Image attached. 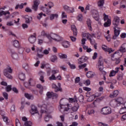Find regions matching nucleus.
I'll return each instance as SVG.
<instances>
[{
	"mask_svg": "<svg viewBox=\"0 0 126 126\" xmlns=\"http://www.w3.org/2000/svg\"><path fill=\"white\" fill-rule=\"evenodd\" d=\"M41 10H42L44 13H46L47 15H50L49 18L50 20H54L55 18H59V14H52L51 11L48 8L44 6H42L40 8Z\"/></svg>",
	"mask_w": 126,
	"mask_h": 126,
	"instance_id": "nucleus-1",
	"label": "nucleus"
},
{
	"mask_svg": "<svg viewBox=\"0 0 126 126\" xmlns=\"http://www.w3.org/2000/svg\"><path fill=\"white\" fill-rule=\"evenodd\" d=\"M47 39H49V41L54 40L55 42H61V41L63 40V38L62 37L53 32L49 33L48 35H47Z\"/></svg>",
	"mask_w": 126,
	"mask_h": 126,
	"instance_id": "nucleus-2",
	"label": "nucleus"
},
{
	"mask_svg": "<svg viewBox=\"0 0 126 126\" xmlns=\"http://www.w3.org/2000/svg\"><path fill=\"white\" fill-rule=\"evenodd\" d=\"M10 73H12V69L10 66H8L4 69L3 74L7 78L12 79V76L10 75Z\"/></svg>",
	"mask_w": 126,
	"mask_h": 126,
	"instance_id": "nucleus-3",
	"label": "nucleus"
},
{
	"mask_svg": "<svg viewBox=\"0 0 126 126\" xmlns=\"http://www.w3.org/2000/svg\"><path fill=\"white\" fill-rule=\"evenodd\" d=\"M65 100H67L69 102V103H75L77 102V97H76V95L74 96V98H71L70 97L69 98H63L60 100V108L61 109H63V107L65 106V105L63 104H62L61 103H63V101H65Z\"/></svg>",
	"mask_w": 126,
	"mask_h": 126,
	"instance_id": "nucleus-4",
	"label": "nucleus"
},
{
	"mask_svg": "<svg viewBox=\"0 0 126 126\" xmlns=\"http://www.w3.org/2000/svg\"><path fill=\"white\" fill-rule=\"evenodd\" d=\"M103 19L104 21H105L103 26L104 27H109L111 26V16H109L108 15L103 14Z\"/></svg>",
	"mask_w": 126,
	"mask_h": 126,
	"instance_id": "nucleus-5",
	"label": "nucleus"
},
{
	"mask_svg": "<svg viewBox=\"0 0 126 126\" xmlns=\"http://www.w3.org/2000/svg\"><path fill=\"white\" fill-rule=\"evenodd\" d=\"M38 108H40L41 114H48V110L47 109V105L43 102H39L37 104Z\"/></svg>",
	"mask_w": 126,
	"mask_h": 126,
	"instance_id": "nucleus-6",
	"label": "nucleus"
},
{
	"mask_svg": "<svg viewBox=\"0 0 126 126\" xmlns=\"http://www.w3.org/2000/svg\"><path fill=\"white\" fill-rule=\"evenodd\" d=\"M114 35H113L112 39L113 40H117L118 37L121 34V28L118 27H113Z\"/></svg>",
	"mask_w": 126,
	"mask_h": 126,
	"instance_id": "nucleus-7",
	"label": "nucleus"
},
{
	"mask_svg": "<svg viewBox=\"0 0 126 126\" xmlns=\"http://www.w3.org/2000/svg\"><path fill=\"white\" fill-rule=\"evenodd\" d=\"M100 113L102 115H110L112 114V109L109 106L104 107L101 109Z\"/></svg>",
	"mask_w": 126,
	"mask_h": 126,
	"instance_id": "nucleus-8",
	"label": "nucleus"
},
{
	"mask_svg": "<svg viewBox=\"0 0 126 126\" xmlns=\"http://www.w3.org/2000/svg\"><path fill=\"white\" fill-rule=\"evenodd\" d=\"M92 16L96 20V21H98V24L101 25V22L99 21L100 18L99 17V12L96 10H94L92 12Z\"/></svg>",
	"mask_w": 126,
	"mask_h": 126,
	"instance_id": "nucleus-9",
	"label": "nucleus"
},
{
	"mask_svg": "<svg viewBox=\"0 0 126 126\" xmlns=\"http://www.w3.org/2000/svg\"><path fill=\"white\" fill-rule=\"evenodd\" d=\"M93 95L94 97V99H95L94 100V102L93 103V105L94 106V107H96V106L95 105V102H96L97 101H101V100H103V97H98L101 96V94L99 93H96L95 94H94Z\"/></svg>",
	"mask_w": 126,
	"mask_h": 126,
	"instance_id": "nucleus-10",
	"label": "nucleus"
},
{
	"mask_svg": "<svg viewBox=\"0 0 126 126\" xmlns=\"http://www.w3.org/2000/svg\"><path fill=\"white\" fill-rule=\"evenodd\" d=\"M30 112L32 115H36V114H39V111H38V108L34 105H32Z\"/></svg>",
	"mask_w": 126,
	"mask_h": 126,
	"instance_id": "nucleus-11",
	"label": "nucleus"
},
{
	"mask_svg": "<svg viewBox=\"0 0 126 126\" xmlns=\"http://www.w3.org/2000/svg\"><path fill=\"white\" fill-rule=\"evenodd\" d=\"M122 52H121V51H120V49L119 50H117L116 51L114 54L112 55H111V60L112 61H114L113 58L116 57L120 58V57H122L123 56Z\"/></svg>",
	"mask_w": 126,
	"mask_h": 126,
	"instance_id": "nucleus-12",
	"label": "nucleus"
},
{
	"mask_svg": "<svg viewBox=\"0 0 126 126\" xmlns=\"http://www.w3.org/2000/svg\"><path fill=\"white\" fill-rule=\"evenodd\" d=\"M96 67L100 71H103V69H104V62L102 61L99 60L96 65Z\"/></svg>",
	"mask_w": 126,
	"mask_h": 126,
	"instance_id": "nucleus-13",
	"label": "nucleus"
},
{
	"mask_svg": "<svg viewBox=\"0 0 126 126\" xmlns=\"http://www.w3.org/2000/svg\"><path fill=\"white\" fill-rule=\"evenodd\" d=\"M120 71V68L119 67H116L115 70H112L110 71V72L109 73V77H113L114 76H116V74L118 73Z\"/></svg>",
	"mask_w": 126,
	"mask_h": 126,
	"instance_id": "nucleus-14",
	"label": "nucleus"
},
{
	"mask_svg": "<svg viewBox=\"0 0 126 126\" xmlns=\"http://www.w3.org/2000/svg\"><path fill=\"white\" fill-rule=\"evenodd\" d=\"M39 4H40V0H34L33 1V5H32V8L34 11H37V10H38V6H39Z\"/></svg>",
	"mask_w": 126,
	"mask_h": 126,
	"instance_id": "nucleus-15",
	"label": "nucleus"
},
{
	"mask_svg": "<svg viewBox=\"0 0 126 126\" xmlns=\"http://www.w3.org/2000/svg\"><path fill=\"white\" fill-rule=\"evenodd\" d=\"M29 41L31 44H34L36 42V33H34L30 36Z\"/></svg>",
	"mask_w": 126,
	"mask_h": 126,
	"instance_id": "nucleus-16",
	"label": "nucleus"
},
{
	"mask_svg": "<svg viewBox=\"0 0 126 126\" xmlns=\"http://www.w3.org/2000/svg\"><path fill=\"white\" fill-rule=\"evenodd\" d=\"M102 49L103 51H104V52H107L109 54H111V53H113V52H114V50H113V49L110 48L104 44L102 45Z\"/></svg>",
	"mask_w": 126,
	"mask_h": 126,
	"instance_id": "nucleus-17",
	"label": "nucleus"
},
{
	"mask_svg": "<svg viewBox=\"0 0 126 126\" xmlns=\"http://www.w3.org/2000/svg\"><path fill=\"white\" fill-rule=\"evenodd\" d=\"M34 83L35 82L34 81V80H33V79H30L29 81V83L26 82H25L24 83V85L25 86L26 88H29L30 86H33L34 85L33 84V83Z\"/></svg>",
	"mask_w": 126,
	"mask_h": 126,
	"instance_id": "nucleus-18",
	"label": "nucleus"
},
{
	"mask_svg": "<svg viewBox=\"0 0 126 126\" xmlns=\"http://www.w3.org/2000/svg\"><path fill=\"white\" fill-rule=\"evenodd\" d=\"M5 8H6V6L0 8V16H1V15H6V14H8V15H9L10 14V13L8 11H1V9L4 10Z\"/></svg>",
	"mask_w": 126,
	"mask_h": 126,
	"instance_id": "nucleus-19",
	"label": "nucleus"
},
{
	"mask_svg": "<svg viewBox=\"0 0 126 126\" xmlns=\"http://www.w3.org/2000/svg\"><path fill=\"white\" fill-rule=\"evenodd\" d=\"M119 23H120V18L118 16H115L113 23L114 27H118Z\"/></svg>",
	"mask_w": 126,
	"mask_h": 126,
	"instance_id": "nucleus-20",
	"label": "nucleus"
},
{
	"mask_svg": "<svg viewBox=\"0 0 126 126\" xmlns=\"http://www.w3.org/2000/svg\"><path fill=\"white\" fill-rule=\"evenodd\" d=\"M115 102L116 104H117V106H120L124 104V98L122 97H119L115 100Z\"/></svg>",
	"mask_w": 126,
	"mask_h": 126,
	"instance_id": "nucleus-21",
	"label": "nucleus"
},
{
	"mask_svg": "<svg viewBox=\"0 0 126 126\" xmlns=\"http://www.w3.org/2000/svg\"><path fill=\"white\" fill-rule=\"evenodd\" d=\"M83 39H86L87 40L89 39L92 37L91 34H90L89 33H83L82 34Z\"/></svg>",
	"mask_w": 126,
	"mask_h": 126,
	"instance_id": "nucleus-22",
	"label": "nucleus"
},
{
	"mask_svg": "<svg viewBox=\"0 0 126 126\" xmlns=\"http://www.w3.org/2000/svg\"><path fill=\"white\" fill-rule=\"evenodd\" d=\"M71 30L73 31L74 36H77V29L75 25H72L71 26Z\"/></svg>",
	"mask_w": 126,
	"mask_h": 126,
	"instance_id": "nucleus-23",
	"label": "nucleus"
},
{
	"mask_svg": "<svg viewBox=\"0 0 126 126\" xmlns=\"http://www.w3.org/2000/svg\"><path fill=\"white\" fill-rule=\"evenodd\" d=\"M46 95L48 98H52V97H55L57 98L58 97V94H54L53 92H48Z\"/></svg>",
	"mask_w": 126,
	"mask_h": 126,
	"instance_id": "nucleus-24",
	"label": "nucleus"
},
{
	"mask_svg": "<svg viewBox=\"0 0 126 126\" xmlns=\"http://www.w3.org/2000/svg\"><path fill=\"white\" fill-rule=\"evenodd\" d=\"M91 23H92V22H91V20L90 19H88L87 20V24L89 29V30L90 31H92V26H91Z\"/></svg>",
	"mask_w": 126,
	"mask_h": 126,
	"instance_id": "nucleus-25",
	"label": "nucleus"
},
{
	"mask_svg": "<svg viewBox=\"0 0 126 126\" xmlns=\"http://www.w3.org/2000/svg\"><path fill=\"white\" fill-rule=\"evenodd\" d=\"M18 78L20 80L24 81L25 80V74L22 73V72H20L18 74Z\"/></svg>",
	"mask_w": 126,
	"mask_h": 126,
	"instance_id": "nucleus-26",
	"label": "nucleus"
},
{
	"mask_svg": "<svg viewBox=\"0 0 126 126\" xmlns=\"http://www.w3.org/2000/svg\"><path fill=\"white\" fill-rule=\"evenodd\" d=\"M39 74L40 75V80L41 81V82H45V80H44V74H45V73L42 71H40L39 72Z\"/></svg>",
	"mask_w": 126,
	"mask_h": 126,
	"instance_id": "nucleus-27",
	"label": "nucleus"
},
{
	"mask_svg": "<svg viewBox=\"0 0 126 126\" xmlns=\"http://www.w3.org/2000/svg\"><path fill=\"white\" fill-rule=\"evenodd\" d=\"M24 18L26 20V23L29 24L31 21H32V18L27 15L24 16Z\"/></svg>",
	"mask_w": 126,
	"mask_h": 126,
	"instance_id": "nucleus-28",
	"label": "nucleus"
},
{
	"mask_svg": "<svg viewBox=\"0 0 126 126\" xmlns=\"http://www.w3.org/2000/svg\"><path fill=\"white\" fill-rule=\"evenodd\" d=\"M11 57L12 59L15 60V61H18L19 60V57L18 56V55L15 52H13L12 53Z\"/></svg>",
	"mask_w": 126,
	"mask_h": 126,
	"instance_id": "nucleus-29",
	"label": "nucleus"
},
{
	"mask_svg": "<svg viewBox=\"0 0 126 126\" xmlns=\"http://www.w3.org/2000/svg\"><path fill=\"white\" fill-rule=\"evenodd\" d=\"M63 46L64 48H69L70 47V43L67 41H64L63 43Z\"/></svg>",
	"mask_w": 126,
	"mask_h": 126,
	"instance_id": "nucleus-30",
	"label": "nucleus"
},
{
	"mask_svg": "<svg viewBox=\"0 0 126 126\" xmlns=\"http://www.w3.org/2000/svg\"><path fill=\"white\" fill-rule=\"evenodd\" d=\"M52 88L55 89V92H59V91H62V88H59L55 84H52Z\"/></svg>",
	"mask_w": 126,
	"mask_h": 126,
	"instance_id": "nucleus-31",
	"label": "nucleus"
},
{
	"mask_svg": "<svg viewBox=\"0 0 126 126\" xmlns=\"http://www.w3.org/2000/svg\"><path fill=\"white\" fill-rule=\"evenodd\" d=\"M13 45L15 48H20V44H19V41L17 40H15L13 41Z\"/></svg>",
	"mask_w": 126,
	"mask_h": 126,
	"instance_id": "nucleus-32",
	"label": "nucleus"
},
{
	"mask_svg": "<svg viewBox=\"0 0 126 126\" xmlns=\"http://www.w3.org/2000/svg\"><path fill=\"white\" fill-rule=\"evenodd\" d=\"M119 95V91L116 90L114 91L113 94H111L110 95V98H115V97H117Z\"/></svg>",
	"mask_w": 126,
	"mask_h": 126,
	"instance_id": "nucleus-33",
	"label": "nucleus"
},
{
	"mask_svg": "<svg viewBox=\"0 0 126 126\" xmlns=\"http://www.w3.org/2000/svg\"><path fill=\"white\" fill-rule=\"evenodd\" d=\"M25 96L26 97V98H27L29 100H33L34 99V96L28 93L25 94Z\"/></svg>",
	"mask_w": 126,
	"mask_h": 126,
	"instance_id": "nucleus-34",
	"label": "nucleus"
},
{
	"mask_svg": "<svg viewBox=\"0 0 126 126\" xmlns=\"http://www.w3.org/2000/svg\"><path fill=\"white\" fill-rule=\"evenodd\" d=\"M78 109H79V104L77 103L76 105H75L72 108V111H73V112H77Z\"/></svg>",
	"mask_w": 126,
	"mask_h": 126,
	"instance_id": "nucleus-35",
	"label": "nucleus"
},
{
	"mask_svg": "<svg viewBox=\"0 0 126 126\" xmlns=\"http://www.w3.org/2000/svg\"><path fill=\"white\" fill-rule=\"evenodd\" d=\"M86 75L89 78H91L94 76V72L92 71H89L87 72Z\"/></svg>",
	"mask_w": 126,
	"mask_h": 126,
	"instance_id": "nucleus-36",
	"label": "nucleus"
},
{
	"mask_svg": "<svg viewBox=\"0 0 126 126\" xmlns=\"http://www.w3.org/2000/svg\"><path fill=\"white\" fill-rule=\"evenodd\" d=\"M104 0H99L97 2V5L98 7H102L104 5Z\"/></svg>",
	"mask_w": 126,
	"mask_h": 126,
	"instance_id": "nucleus-37",
	"label": "nucleus"
},
{
	"mask_svg": "<svg viewBox=\"0 0 126 126\" xmlns=\"http://www.w3.org/2000/svg\"><path fill=\"white\" fill-rule=\"evenodd\" d=\"M36 87L39 89V93L42 95V94H43V87L42 85L40 84L37 85Z\"/></svg>",
	"mask_w": 126,
	"mask_h": 126,
	"instance_id": "nucleus-38",
	"label": "nucleus"
},
{
	"mask_svg": "<svg viewBox=\"0 0 126 126\" xmlns=\"http://www.w3.org/2000/svg\"><path fill=\"white\" fill-rule=\"evenodd\" d=\"M50 119H52V116H51L50 114H47L44 117L45 122H49V121H50Z\"/></svg>",
	"mask_w": 126,
	"mask_h": 126,
	"instance_id": "nucleus-39",
	"label": "nucleus"
},
{
	"mask_svg": "<svg viewBox=\"0 0 126 126\" xmlns=\"http://www.w3.org/2000/svg\"><path fill=\"white\" fill-rule=\"evenodd\" d=\"M83 49L86 50L87 53H91V51H93L92 49L88 48L87 46H83Z\"/></svg>",
	"mask_w": 126,
	"mask_h": 126,
	"instance_id": "nucleus-40",
	"label": "nucleus"
},
{
	"mask_svg": "<svg viewBox=\"0 0 126 126\" xmlns=\"http://www.w3.org/2000/svg\"><path fill=\"white\" fill-rule=\"evenodd\" d=\"M78 100L80 103H83V102H84V96H83V95H80L78 97Z\"/></svg>",
	"mask_w": 126,
	"mask_h": 126,
	"instance_id": "nucleus-41",
	"label": "nucleus"
},
{
	"mask_svg": "<svg viewBox=\"0 0 126 126\" xmlns=\"http://www.w3.org/2000/svg\"><path fill=\"white\" fill-rule=\"evenodd\" d=\"M50 51H51V48L48 47L47 49L43 50V54L44 55H49Z\"/></svg>",
	"mask_w": 126,
	"mask_h": 126,
	"instance_id": "nucleus-42",
	"label": "nucleus"
},
{
	"mask_svg": "<svg viewBox=\"0 0 126 126\" xmlns=\"http://www.w3.org/2000/svg\"><path fill=\"white\" fill-rule=\"evenodd\" d=\"M48 35H49V33H47V32H45L44 31H42L41 32L40 36L41 37L46 36L47 38H48Z\"/></svg>",
	"mask_w": 126,
	"mask_h": 126,
	"instance_id": "nucleus-43",
	"label": "nucleus"
},
{
	"mask_svg": "<svg viewBox=\"0 0 126 126\" xmlns=\"http://www.w3.org/2000/svg\"><path fill=\"white\" fill-rule=\"evenodd\" d=\"M77 20H78V21H80V22H81V21H82L83 19V16L82 15V14H79L77 17Z\"/></svg>",
	"mask_w": 126,
	"mask_h": 126,
	"instance_id": "nucleus-44",
	"label": "nucleus"
},
{
	"mask_svg": "<svg viewBox=\"0 0 126 126\" xmlns=\"http://www.w3.org/2000/svg\"><path fill=\"white\" fill-rule=\"evenodd\" d=\"M119 113L121 114H125L126 113V108L125 107L121 108L119 111Z\"/></svg>",
	"mask_w": 126,
	"mask_h": 126,
	"instance_id": "nucleus-45",
	"label": "nucleus"
},
{
	"mask_svg": "<svg viewBox=\"0 0 126 126\" xmlns=\"http://www.w3.org/2000/svg\"><path fill=\"white\" fill-rule=\"evenodd\" d=\"M94 99H95V97L93 94L89 97V98H88V102H92V101L94 100Z\"/></svg>",
	"mask_w": 126,
	"mask_h": 126,
	"instance_id": "nucleus-46",
	"label": "nucleus"
},
{
	"mask_svg": "<svg viewBox=\"0 0 126 126\" xmlns=\"http://www.w3.org/2000/svg\"><path fill=\"white\" fill-rule=\"evenodd\" d=\"M87 65V64L85 63L84 64L79 65L78 67L79 69H83V68H84L85 67H86Z\"/></svg>",
	"mask_w": 126,
	"mask_h": 126,
	"instance_id": "nucleus-47",
	"label": "nucleus"
},
{
	"mask_svg": "<svg viewBox=\"0 0 126 126\" xmlns=\"http://www.w3.org/2000/svg\"><path fill=\"white\" fill-rule=\"evenodd\" d=\"M57 60H58V58L55 55L52 56L51 58V61L52 62V63H55Z\"/></svg>",
	"mask_w": 126,
	"mask_h": 126,
	"instance_id": "nucleus-48",
	"label": "nucleus"
},
{
	"mask_svg": "<svg viewBox=\"0 0 126 126\" xmlns=\"http://www.w3.org/2000/svg\"><path fill=\"white\" fill-rule=\"evenodd\" d=\"M119 50H120V52L122 53H126V50L125 49V48H124V47L123 45H122L120 47Z\"/></svg>",
	"mask_w": 126,
	"mask_h": 126,
	"instance_id": "nucleus-49",
	"label": "nucleus"
},
{
	"mask_svg": "<svg viewBox=\"0 0 126 126\" xmlns=\"http://www.w3.org/2000/svg\"><path fill=\"white\" fill-rule=\"evenodd\" d=\"M61 17L63 19H64V18H67V15L64 12H62Z\"/></svg>",
	"mask_w": 126,
	"mask_h": 126,
	"instance_id": "nucleus-50",
	"label": "nucleus"
},
{
	"mask_svg": "<svg viewBox=\"0 0 126 126\" xmlns=\"http://www.w3.org/2000/svg\"><path fill=\"white\" fill-rule=\"evenodd\" d=\"M88 115H93V114H95V110H94V109H89L88 111Z\"/></svg>",
	"mask_w": 126,
	"mask_h": 126,
	"instance_id": "nucleus-51",
	"label": "nucleus"
},
{
	"mask_svg": "<svg viewBox=\"0 0 126 126\" xmlns=\"http://www.w3.org/2000/svg\"><path fill=\"white\" fill-rule=\"evenodd\" d=\"M75 10H74V8L69 7V9L68 10V12L69 13H73Z\"/></svg>",
	"mask_w": 126,
	"mask_h": 126,
	"instance_id": "nucleus-52",
	"label": "nucleus"
},
{
	"mask_svg": "<svg viewBox=\"0 0 126 126\" xmlns=\"http://www.w3.org/2000/svg\"><path fill=\"white\" fill-rule=\"evenodd\" d=\"M59 58H60V59H66L67 58V55L65 54H60L59 55Z\"/></svg>",
	"mask_w": 126,
	"mask_h": 126,
	"instance_id": "nucleus-53",
	"label": "nucleus"
},
{
	"mask_svg": "<svg viewBox=\"0 0 126 126\" xmlns=\"http://www.w3.org/2000/svg\"><path fill=\"white\" fill-rule=\"evenodd\" d=\"M49 80H56V79H57V78L56 77V76H55V75L52 74L51 75V76L49 77Z\"/></svg>",
	"mask_w": 126,
	"mask_h": 126,
	"instance_id": "nucleus-54",
	"label": "nucleus"
},
{
	"mask_svg": "<svg viewBox=\"0 0 126 126\" xmlns=\"http://www.w3.org/2000/svg\"><path fill=\"white\" fill-rule=\"evenodd\" d=\"M85 63L84 61L82 59V57L80 58L78 60V63L79 64H81L82 63Z\"/></svg>",
	"mask_w": 126,
	"mask_h": 126,
	"instance_id": "nucleus-55",
	"label": "nucleus"
},
{
	"mask_svg": "<svg viewBox=\"0 0 126 126\" xmlns=\"http://www.w3.org/2000/svg\"><path fill=\"white\" fill-rule=\"evenodd\" d=\"M91 83V82L89 80H87L84 82V84H85L86 86H88L89 85H90Z\"/></svg>",
	"mask_w": 126,
	"mask_h": 126,
	"instance_id": "nucleus-56",
	"label": "nucleus"
},
{
	"mask_svg": "<svg viewBox=\"0 0 126 126\" xmlns=\"http://www.w3.org/2000/svg\"><path fill=\"white\" fill-rule=\"evenodd\" d=\"M86 41H87V39H85H85L83 38L81 40V44L82 45L83 48V46H86V45H85V43H86Z\"/></svg>",
	"mask_w": 126,
	"mask_h": 126,
	"instance_id": "nucleus-57",
	"label": "nucleus"
},
{
	"mask_svg": "<svg viewBox=\"0 0 126 126\" xmlns=\"http://www.w3.org/2000/svg\"><path fill=\"white\" fill-rule=\"evenodd\" d=\"M83 90H84L85 91H87V92H89V91H91V88H88L87 87H84L83 88Z\"/></svg>",
	"mask_w": 126,
	"mask_h": 126,
	"instance_id": "nucleus-58",
	"label": "nucleus"
},
{
	"mask_svg": "<svg viewBox=\"0 0 126 126\" xmlns=\"http://www.w3.org/2000/svg\"><path fill=\"white\" fill-rule=\"evenodd\" d=\"M3 96L4 97V98L5 99V100H7V99H8V94H7V93L4 92L3 93Z\"/></svg>",
	"mask_w": 126,
	"mask_h": 126,
	"instance_id": "nucleus-59",
	"label": "nucleus"
},
{
	"mask_svg": "<svg viewBox=\"0 0 126 126\" xmlns=\"http://www.w3.org/2000/svg\"><path fill=\"white\" fill-rule=\"evenodd\" d=\"M16 126H22L20 122H19V120L18 119H16Z\"/></svg>",
	"mask_w": 126,
	"mask_h": 126,
	"instance_id": "nucleus-60",
	"label": "nucleus"
},
{
	"mask_svg": "<svg viewBox=\"0 0 126 126\" xmlns=\"http://www.w3.org/2000/svg\"><path fill=\"white\" fill-rule=\"evenodd\" d=\"M65 106H66L67 107H64V111H68L70 108V104H66Z\"/></svg>",
	"mask_w": 126,
	"mask_h": 126,
	"instance_id": "nucleus-61",
	"label": "nucleus"
},
{
	"mask_svg": "<svg viewBox=\"0 0 126 126\" xmlns=\"http://www.w3.org/2000/svg\"><path fill=\"white\" fill-rule=\"evenodd\" d=\"M121 38L122 39H125V38L126 37V32H122L121 34L120 35Z\"/></svg>",
	"mask_w": 126,
	"mask_h": 126,
	"instance_id": "nucleus-62",
	"label": "nucleus"
},
{
	"mask_svg": "<svg viewBox=\"0 0 126 126\" xmlns=\"http://www.w3.org/2000/svg\"><path fill=\"white\" fill-rule=\"evenodd\" d=\"M6 25L7 26H13V25H14V24H13V22L10 21L7 22Z\"/></svg>",
	"mask_w": 126,
	"mask_h": 126,
	"instance_id": "nucleus-63",
	"label": "nucleus"
},
{
	"mask_svg": "<svg viewBox=\"0 0 126 126\" xmlns=\"http://www.w3.org/2000/svg\"><path fill=\"white\" fill-rule=\"evenodd\" d=\"M121 121L122 122H124L125 121H126V114H124L123 115L122 117H121Z\"/></svg>",
	"mask_w": 126,
	"mask_h": 126,
	"instance_id": "nucleus-64",
	"label": "nucleus"
}]
</instances>
